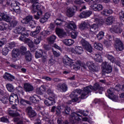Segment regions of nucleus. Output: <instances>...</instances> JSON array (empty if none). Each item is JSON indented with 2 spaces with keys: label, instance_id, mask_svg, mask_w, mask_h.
Instances as JSON below:
<instances>
[{
  "label": "nucleus",
  "instance_id": "6ab92c4d",
  "mask_svg": "<svg viewBox=\"0 0 124 124\" xmlns=\"http://www.w3.org/2000/svg\"><path fill=\"white\" fill-rule=\"evenodd\" d=\"M24 89L25 92H26V93H31V92H32L34 90L33 86L29 83H25Z\"/></svg>",
  "mask_w": 124,
  "mask_h": 124
},
{
  "label": "nucleus",
  "instance_id": "338daca9",
  "mask_svg": "<svg viewBox=\"0 0 124 124\" xmlns=\"http://www.w3.org/2000/svg\"><path fill=\"white\" fill-rule=\"evenodd\" d=\"M119 16L120 20L124 22V12L122 11L119 13Z\"/></svg>",
  "mask_w": 124,
  "mask_h": 124
},
{
  "label": "nucleus",
  "instance_id": "4d7b16f0",
  "mask_svg": "<svg viewBox=\"0 0 124 124\" xmlns=\"http://www.w3.org/2000/svg\"><path fill=\"white\" fill-rule=\"evenodd\" d=\"M81 44L82 45L83 47L84 48L88 45H89V43L87 41H86L85 39H82L80 41Z\"/></svg>",
  "mask_w": 124,
  "mask_h": 124
},
{
  "label": "nucleus",
  "instance_id": "473e14b6",
  "mask_svg": "<svg viewBox=\"0 0 124 124\" xmlns=\"http://www.w3.org/2000/svg\"><path fill=\"white\" fill-rule=\"evenodd\" d=\"M94 48L99 51H102L103 50V46L100 43L95 42L94 43Z\"/></svg>",
  "mask_w": 124,
  "mask_h": 124
},
{
  "label": "nucleus",
  "instance_id": "4be33fe9",
  "mask_svg": "<svg viewBox=\"0 0 124 124\" xmlns=\"http://www.w3.org/2000/svg\"><path fill=\"white\" fill-rule=\"evenodd\" d=\"M11 2L10 0H0V5L2 6L3 8L4 7H8L10 5Z\"/></svg>",
  "mask_w": 124,
  "mask_h": 124
},
{
  "label": "nucleus",
  "instance_id": "09e8293b",
  "mask_svg": "<svg viewBox=\"0 0 124 124\" xmlns=\"http://www.w3.org/2000/svg\"><path fill=\"white\" fill-rule=\"evenodd\" d=\"M94 60L95 62H102V60L101 59V56H100L99 54H95Z\"/></svg>",
  "mask_w": 124,
  "mask_h": 124
},
{
  "label": "nucleus",
  "instance_id": "8fccbe9b",
  "mask_svg": "<svg viewBox=\"0 0 124 124\" xmlns=\"http://www.w3.org/2000/svg\"><path fill=\"white\" fill-rule=\"evenodd\" d=\"M43 55V52L42 50H40L39 51H36L35 54V58L38 59L39 58H41Z\"/></svg>",
  "mask_w": 124,
  "mask_h": 124
},
{
  "label": "nucleus",
  "instance_id": "69168bd1",
  "mask_svg": "<svg viewBox=\"0 0 124 124\" xmlns=\"http://www.w3.org/2000/svg\"><path fill=\"white\" fill-rule=\"evenodd\" d=\"M77 35H78V33L75 31H73L71 33V37L74 39L77 37Z\"/></svg>",
  "mask_w": 124,
  "mask_h": 124
},
{
  "label": "nucleus",
  "instance_id": "9d476101",
  "mask_svg": "<svg viewBox=\"0 0 124 124\" xmlns=\"http://www.w3.org/2000/svg\"><path fill=\"white\" fill-rule=\"evenodd\" d=\"M10 5H11V7L13 9L14 11L15 12H16V13H19L20 12V3L16 1H13L11 4H10Z\"/></svg>",
  "mask_w": 124,
  "mask_h": 124
},
{
  "label": "nucleus",
  "instance_id": "79ce46f5",
  "mask_svg": "<svg viewBox=\"0 0 124 124\" xmlns=\"http://www.w3.org/2000/svg\"><path fill=\"white\" fill-rule=\"evenodd\" d=\"M106 57L107 59H108L111 62H112L113 63L116 62V58L114 57V56L112 55H110L109 54H107L106 55Z\"/></svg>",
  "mask_w": 124,
  "mask_h": 124
},
{
  "label": "nucleus",
  "instance_id": "052dcab7",
  "mask_svg": "<svg viewBox=\"0 0 124 124\" xmlns=\"http://www.w3.org/2000/svg\"><path fill=\"white\" fill-rule=\"evenodd\" d=\"M55 23L57 26H62V20H61V19H57Z\"/></svg>",
  "mask_w": 124,
  "mask_h": 124
},
{
  "label": "nucleus",
  "instance_id": "f8f14e48",
  "mask_svg": "<svg viewBox=\"0 0 124 124\" xmlns=\"http://www.w3.org/2000/svg\"><path fill=\"white\" fill-rule=\"evenodd\" d=\"M55 97H49L46 100H44V103L46 106H51L54 105L56 102H55Z\"/></svg>",
  "mask_w": 124,
  "mask_h": 124
},
{
  "label": "nucleus",
  "instance_id": "9b49d317",
  "mask_svg": "<svg viewBox=\"0 0 124 124\" xmlns=\"http://www.w3.org/2000/svg\"><path fill=\"white\" fill-rule=\"evenodd\" d=\"M26 112H27L28 116L30 118H34L36 116V112L33 110L31 107H28L26 108Z\"/></svg>",
  "mask_w": 124,
  "mask_h": 124
},
{
  "label": "nucleus",
  "instance_id": "37998d69",
  "mask_svg": "<svg viewBox=\"0 0 124 124\" xmlns=\"http://www.w3.org/2000/svg\"><path fill=\"white\" fill-rule=\"evenodd\" d=\"M25 56L27 62H31V54L30 51H27V52L26 54H25Z\"/></svg>",
  "mask_w": 124,
  "mask_h": 124
},
{
  "label": "nucleus",
  "instance_id": "7c9ffc66",
  "mask_svg": "<svg viewBox=\"0 0 124 124\" xmlns=\"http://www.w3.org/2000/svg\"><path fill=\"white\" fill-rule=\"evenodd\" d=\"M63 110V105L61 106H58L56 108V115L57 116H61Z\"/></svg>",
  "mask_w": 124,
  "mask_h": 124
},
{
  "label": "nucleus",
  "instance_id": "7ed1b4c3",
  "mask_svg": "<svg viewBox=\"0 0 124 124\" xmlns=\"http://www.w3.org/2000/svg\"><path fill=\"white\" fill-rule=\"evenodd\" d=\"M83 92H84V90L82 91L80 89H76L71 93L70 94V97L72 98L73 102L78 101V98H81V99H84V98H85V96L84 98H82Z\"/></svg>",
  "mask_w": 124,
  "mask_h": 124
},
{
  "label": "nucleus",
  "instance_id": "ddd939ff",
  "mask_svg": "<svg viewBox=\"0 0 124 124\" xmlns=\"http://www.w3.org/2000/svg\"><path fill=\"white\" fill-rule=\"evenodd\" d=\"M56 32L60 38H62L63 37H65V36H66V33L63 31V29L56 28Z\"/></svg>",
  "mask_w": 124,
  "mask_h": 124
},
{
  "label": "nucleus",
  "instance_id": "0e129e2a",
  "mask_svg": "<svg viewBox=\"0 0 124 124\" xmlns=\"http://www.w3.org/2000/svg\"><path fill=\"white\" fill-rule=\"evenodd\" d=\"M10 66L11 67H13L14 68H15L16 69H20L22 68V66L15 65L13 63L11 64Z\"/></svg>",
  "mask_w": 124,
  "mask_h": 124
},
{
  "label": "nucleus",
  "instance_id": "c03bdc74",
  "mask_svg": "<svg viewBox=\"0 0 124 124\" xmlns=\"http://www.w3.org/2000/svg\"><path fill=\"white\" fill-rule=\"evenodd\" d=\"M8 27V25L7 24L1 22L0 23V31H5Z\"/></svg>",
  "mask_w": 124,
  "mask_h": 124
},
{
  "label": "nucleus",
  "instance_id": "f3484780",
  "mask_svg": "<svg viewBox=\"0 0 124 124\" xmlns=\"http://www.w3.org/2000/svg\"><path fill=\"white\" fill-rule=\"evenodd\" d=\"M57 87L58 88V90L61 91V92H62L63 93L66 92V91H67V89H68L67 85H66L65 83H63L62 84V83H59L57 85Z\"/></svg>",
  "mask_w": 124,
  "mask_h": 124
},
{
  "label": "nucleus",
  "instance_id": "4c0bfd02",
  "mask_svg": "<svg viewBox=\"0 0 124 124\" xmlns=\"http://www.w3.org/2000/svg\"><path fill=\"white\" fill-rule=\"evenodd\" d=\"M87 66L89 67V69H93V68H96V65L93 62H88L86 63Z\"/></svg>",
  "mask_w": 124,
  "mask_h": 124
},
{
  "label": "nucleus",
  "instance_id": "c85d7f7f",
  "mask_svg": "<svg viewBox=\"0 0 124 124\" xmlns=\"http://www.w3.org/2000/svg\"><path fill=\"white\" fill-rule=\"evenodd\" d=\"M62 42L65 45L67 46H71L73 43H74V41L72 39H64L62 41Z\"/></svg>",
  "mask_w": 124,
  "mask_h": 124
},
{
  "label": "nucleus",
  "instance_id": "20e7f679",
  "mask_svg": "<svg viewBox=\"0 0 124 124\" xmlns=\"http://www.w3.org/2000/svg\"><path fill=\"white\" fill-rule=\"evenodd\" d=\"M94 22L96 24L94 23L90 27V31H92V32H93L94 31H96V30L98 29V27L104 23L103 19L97 18H95Z\"/></svg>",
  "mask_w": 124,
  "mask_h": 124
},
{
  "label": "nucleus",
  "instance_id": "603ef678",
  "mask_svg": "<svg viewBox=\"0 0 124 124\" xmlns=\"http://www.w3.org/2000/svg\"><path fill=\"white\" fill-rule=\"evenodd\" d=\"M57 124H69V123L67 121H65L64 122L62 120V118H58L57 119Z\"/></svg>",
  "mask_w": 124,
  "mask_h": 124
},
{
  "label": "nucleus",
  "instance_id": "e2e57ef3",
  "mask_svg": "<svg viewBox=\"0 0 124 124\" xmlns=\"http://www.w3.org/2000/svg\"><path fill=\"white\" fill-rule=\"evenodd\" d=\"M18 24V21L14 19L12 20V21L10 23L11 26H12L14 28H15L16 26H17V24Z\"/></svg>",
  "mask_w": 124,
  "mask_h": 124
},
{
  "label": "nucleus",
  "instance_id": "393cba45",
  "mask_svg": "<svg viewBox=\"0 0 124 124\" xmlns=\"http://www.w3.org/2000/svg\"><path fill=\"white\" fill-rule=\"evenodd\" d=\"M74 8H70L68 9L66 11V15L68 17H72L74 16L75 14V11H74Z\"/></svg>",
  "mask_w": 124,
  "mask_h": 124
},
{
  "label": "nucleus",
  "instance_id": "a878e982",
  "mask_svg": "<svg viewBox=\"0 0 124 124\" xmlns=\"http://www.w3.org/2000/svg\"><path fill=\"white\" fill-rule=\"evenodd\" d=\"M33 18V17L31 15L27 16L23 20L24 22L23 23L27 24H29L30 23H31L32 21H33L32 20Z\"/></svg>",
  "mask_w": 124,
  "mask_h": 124
},
{
  "label": "nucleus",
  "instance_id": "dca6fc26",
  "mask_svg": "<svg viewBox=\"0 0 124 124\" xmlns=\"http://www.w3.org/2000/svg\"><path fill=\"white\" fill-rule=\"evenodd\" d=\"M26 31V28L23 26H18L14 30V32L17 34H22L23 31Z\"/></svg>",
  "mask_w": 124,
  "mask_h": 124
},
{
  "label": "nucleus",
  "instance_id": "2f4dec72",
  "mask_svg": "<svg viewBox=\"0 0 124 124\" xmlns=\"http://www.w3.org/2000/svg\"><path fill=\"white\" fill-rule=\"evenodd\" d=\"M66 27L67 29H69V30H70V31L75 30V29L77 28L76 25H75V23L73 22H71L69 23H67Z\"/></svg>",
  "mask_w": 124,
  "mask_h": 124
},
{
  "label": "nucleus",
  "instance_id": "2eb2a0df",
  "mask_svg": "<svg viewBox=\"0 0 124 124\" xmlns=\"http://www.w3.org/2000/svg\"><path fill=\"white\" fill-rule=\"evenodd\" d=\"M110 31L111 32H115V33H121L123 30L118 25H113L111 28H110Z\"/></svg>",
  "mask_w": 124,
  "mask_h": 124
},
{
  "label": "nucleus",
  "instance_id": "cd10ccee",
  "mask_svg": "<svg viewBox=\"0 0 124 124\" xmlns=\"http://www.w3.org/2000/svg\"><path fill=\"white\" fill-rule=\"evenodd\" d=\"M57 37L55 35H52L47 38V41L48 44H53L56 40Z\"/></svg>",
  "mask_w": 124,
  "mask_h": 124
},
{
  "label": "nucleus",
  "instance_id": "5fc2aeb1",
  "mask_svg": "<svg viewBox=\"0 0 124 124\" xmlns=\"http://www.w3.org/2000/svg\"><path fill=\"white\" fill-rule=\"evenodd\" d=\"M41 40V37H39L38 38H34L33 43L35 45H38L40 43V41Z\"/></svg>",
  "mask_w": 124,
  "mask_h": 124
},
{
  "label": "nucleus",
  "instance_id": "5701e85b",
  "mask_svg": "<svg viewBox=\"0 0 124 124\" xmlns=\"http://www.w3.org/2000/svg\"><path fill=\"white\" fill-rule=\"evenodd\" d=\"M20 56V50L18 49H14L12 51L13 59H17Z\"/></svg>",
  "mask_w": 124,
  "mask_h": 124
},
{
  "label": "nucleus",
  "instance_id": "c756f323",
  "mask_svg": "<svg viewBox=\"0 0 124 124\" xmlns=\"http://www.w3.org/2000/svg\"><path fill=\"white\" fill-rule=\"evenodd\" d=\"M91 26H90V23L87 21H84V22L81 23L79 28L82 30L84 29H89Z\"/></svg>",
  "mask_w": 124,
  "mask_h": 124
},
{
  "label": "nucleus",
  "instance_id": "423d86ee",
  "mask_svg": "<svg viewBox=\"0 0 124 124\" xmlns=\"http://www.w3.org/2000/svg\"><path fill=\"white\" fill-rule=\"evenodd\" d=\"M115 48L117 51H123L124 50V44L118 38H115Z\"/></svg>",
  "mask_w": 124,
  "mask_h": 124
},
{
  "label": "nucleus",
  "instance_id": "864d4df0",
  "mask_svg": "<svg viewBox=\"0 0 124 124\" xmlns=\"http://www.w3.org/2000/svg\"><path fill=\"white\" fill-rule=\"evenodd\" d=\"M30 100L32 103H38L39 102V100H37L35 97L32 96L30 97Z\"/></svg>",
  "mask_w": 124,
  "mask_h": 124
},
{
  "label": "nucleus",
  "instance_id": "aec40b11",
  "mask_svg": "<svg viewBox=\"0 0 124 124\" xmlns=\"http://www.w3.org/2000/svg\"><path fill=\"white\" fill-rule=\"evenodd\" d=\"M3 78L7 81H10V82H12L13 80H15V77L8 73H5L3 76Z\"/></svg>",
  "mask_w": 124,
  "mask_h": 124
},
{
  "label": "nucleus",
  "instance_id": "f704fd0d",
  "mask_svg": "<svg viewBox=\"0 0 124 124\" xmlns=\"http://www.w3.org/2000/svg\"><path fill=\"white\" fill-rule=\"evenodd\" d=\"M115 21V17L110 16L107 18L106 22L107 25H112V23Z\"/></svg>",
  "mask_w": 124,
  "mask_h": 124
},
{
  "label": "nucleus",
  "instance_id": "e433bc0d",
  "mask_svg": "<svg viewBox=\"0 0 124 124\" xmlns=\"http://www.w3.org/2000/svg\"><path fill=\"white\" fill-rule=\"evenodd\" d=\"M70 107H64L63 106V111H62V114H66V115H69V112H70Z\"/></svg>",
  "mask_w": 124,
  "mask_h": 124
},
{
  "label": "nucleus",
  "instance_id": "6e6d98bb",
  "mask_svg": "<svg viewBox=\"0 0 124 124\" xmlns=\"http://www.w3.org/2000/svg\"><path fill=\"white\" fill-rule=\"evenodd\" d=\"M6 46L8 47V48L11 50L12 49H13L16 45H15V43L12 42L9 44H8Z\"/></svg>",
  "mask_w": 124,
  "mask_h": 124
},
{
  "label": "nucleus",
  "instance_id": "49530a36",
  "mask_svg": "<svg viewBox=\"0 0 124 124\" xmlns=\"http://www.w3.org/2000/svg\"><path fill=\"white\" fill-rule=\"evenodd\" d=\"M84 49H85V50L89 53H92L93 52V47L90 44L85 46Z\"/></svg>",
  "mask_w": 124,
  "mask_h": 124
},
{
  "label": "nucleus",
  "instance_id": "a18cd8bd",
  "mask_svg": "<svg viewBox=\"0 0 124 124\" xmlns=\"http://www.w3.org/2000/svg\"><path fill=\"white\" fill-rule=\"evenodd\" d=\"M9 51H10V49L6 46L2 49V53L4 56H6V55L8 54Z\"/></svg>",
  "mask_w": 124,
  "mask_h": 124
},
{
  "label": "nucleus",
  "instance_id": "6e6552de",
  "mask_svg": "<svg viewBox=\"0 0 124 124\" xmlns=\"http://www.w3.org/2000/svg\"><path fill=\"white\" fill-rule=\"evenodd\" d=\"M115 89L114 88H110L108 90V97L113 100V101H118V97L114 95V92Z\"/></svg>",
  "mask_w": 124,
  "mask_h": 124
},
{
  "label": "nucleus",
  "instance_id": "bf43d9fd",
  "mask_svg": "<svg viewBox=\"0 0 124 124\" xmlns=\"http://www.w3.org/2000/svg\"><path fill=\"white\" fill-rule=\"evenodd\" d=\"M6 43V39L3 38L0 39V47H2Z\"/></svg>",
  "mask_w": 124,
  "mask_h": 124
},
{
  "label": "nucleus",
  "instance_id": "72a5a7b5",
  "mask_svg": "<svg viewBox=\"0 0 124 124\" xmlns=\"http://www.w3.org/2000/svg\"><path fill=\"white\" fill-rule=\"evenodd\" d=\"M20 52L21 55L22 56H25V55L27 54V53H28V51H27V47L25 46H21L20 47Z\"/></svg>",
  "mask_w": 124,
  "mask_h": 124
},
{
  "label": "nucleus",
  "instance_id": "13d9d810",
  "mask_svg": "<svg viewBox=\"0 0 124 124\" xmlns=\"http://www.w3.org/2000/svg\"><path fill=\"white\" fill-rule=\"evenodd\" d=\"M20 103L22 105H26V104H29L30 105H31V102H30V101H28L25 99H21L20 100Z\"/></svg>",
  "mask_w": 124,
  "mask_h": 124
},
{
  "label": "nucleus",
  "instance_id": "a19ab883",
  "mask_svg": "<svg viewBox=\"0 0 124 124\" xmlns=\"http://www.w3.org/2000/svg\"><path fill=\"white\" fill-rule=\"evenodd\" d=\"M15 112V110H9V115L10 116H11L12 117H18V116H20V114H19V112H16V113L14 112Z\"/></svg>",
  "mask_w": 124,
  "mask_h": 124
},
{
  "label": "nucleus",
  "instance_id": "a211bd4d",
  "mask_svg": "<svg viewBox=\"0 0 124 124\" xmlns=\"http://www.w3.org/2000/svg\"><path fill=\"white\" fill-rule=\"evenodd\" d=\"M92 12L91 11H83L80 14L79 17L81 19L84 18H88V17H90V16L92 15Z\"/></svg>",
  "mask_w": 124,
  "mask_h": 124
},
{
  "label": "nucleus",
  "instance_id": "f257e3e1",
  "mask_svg": "<svg viewBox=\"0 0 124 124\" xmlns=\"http://www.w3.org/2000/svg\"><path fill=\"white\" fill-rule=\"evenodd\" d=\"M63 62L65 65H69V66H73L74 69L75 70H78L80 69V66H83V64L80 61H75L72 60L70 58L67 57L66 59L63 60Z\"/></svg>",
  "mask_w": 124,
  "mask_h": 124
},
{
  "label": "nucleus",
  "instance_id": "58836bf2",
  "mask_svg": "<svg viewBox=\"0 0 124 124\" xmlns=\"http://www.w3.org/2000/svg\"><path fill=\"white\" fill-rule=\"evenodd\" d=\"M6 87L9 92L12 93L14 91V87L13 85L10 83L7 84Z\"/></svg>",
  "mask_w": 124,
  "mask_h": 124
},
{
  "label": "nucleus",
  "instance_id": "f03ea898",
  "mask_svg": "<svg viewBox=\"0 0 124 124\" xmlns=\"http://www.w3.org/2000/svg\"><path fill=\"white\" fill-rule=\"evenodd\" d=\"M103 91L104 89L102 87H100L99 84H97V83H95L93 85V86H89L85 87L83 89V91L82 92V95H81L82 98H84L88 93H90L92 91Z\"/></svg>",
  "mask_w": 124,
  "mask_h": 124
},
{
  "label": "nucleus",
  "instance_id": "4468645a",
  "mask_svg": "<svg viewBox=\"0 0 124 124\" xmlns=\"http://www.w3.org/2000/svg\"><path fill=\"white\" fill-rule=\"evenodd\" d=\"M9 101H10V104H13V102H15L16 104L19 103V99L18 96L16 94H13L10 96Z\"/></svg>",
  "mask_w": 124,
  "mask_h": 124
},
{
  "label": "nucleus",
  "instance_id": "bb28decb",
  "mask_svg": "<svg viewBox=\"0 0 124 124\" xmlns=\"http://www.w3.org/2000/svg\"><path fill=\"white\" fill-rule=\"evenodd\" d=\"M102 15L103 16H109V15L112 14L113 13V10L111 9H104L103 11L101 12Z\"/></svg>",
  "mask_w": 124,
  "mask_h": 124
},
{
  "label": "nucleus",
  "instance_id": "0eeeda50",
  "mask_svg": "<svg viewBox=\"0 0 124 124\" xmlns=\"http://www.w3.org/2000/svg\"><path fill=\"white\" fill-rule=\"evenodd\" d=\"M79 117H81V115L76 113V112H72L70 115V120L72 124H75L76 122H79L81 119Z\"/></svg>",
  "mask_w": 124,
  "mask_h": 124
},
{
  "label": "nucleus",
  "instance_id": "39448f33",
  "mask_svg": "<svg viewBox=\"0 0 124 124\" xmlns=\"http://www.w3.org/2000/svg\"><path fill=\"white\" fill-rule=\"evenodd\" d=\"M31 12L32 13H35L37 12V15H38L39 16H41L43 13L42 10H41V8H40L39 5L35 3H33L32 5Z\"/></svg>",
  "mask_w": 124,
  "mask_h": 124
},
{
  "label": "nucleus",
  "instance_id": "3c124183",
  "mask_svg": "<svg viewBox=\"0 0 124 124\" xmlns=\"http://www.w3.org/2000/svg\"><path fill=\"white\" fill-rule=\"evenodd\" d=\"M26 36H29V33H22L21 35V36L19 37V40L20 41H23V40H24L26 39Z\"/></svg>",
  "mask_w": 124,
  "mask_h": 124
},
{
  "label": "nucleus",
  "instance_id": "774afa93",
  "mask_svg": "<svg viewBox=\"0 0 124 124\" xmlns=\"http://www.w3.org/2000/svg\"><path fill=\"white\" fill-rule=\"evenodd\" d=\"M52 52L55 57H60L61 56V53L57 52L56 50H54V49H52Z\"/></svg>",
  "mask_w": 124,
  "mask_h": 124
},
{
  "label": "nucleus",
  "instance_id": "b1692460",
  "mask_svg": "<svg viewBox=\"0 0 124 124\" xmlns=\"http://www.w3.org/2000/svg\"><path fill=\"white\" fill-rule=\"evenodd\" d=\"M92 6V9L94 11H100L103 9V6L101 4H94Z\"/></svg>",
  "mask_w": 124,
  "mask_h": 124
},
{
  "label": "nucleus",
  "instance_id": "1a4fd4ad",
  "mask_svg": "<svg viewBox=\"0 0 124 124\" xmlns=\"http://www.w3.org/2000/svg\"><path fill=\"white\" fill-rule=\"evenodd\" d=\"M103 67L104 69L103 70L104 73H111L112 72V66L109 65V63L106 62L103 63Z\"/></svg>",
  "mask_w": 124,
  "mask_h": 124
},
{
  "label": "nucleus",
  "instance_id": "412c9836",
  "mask_svg": "<svg viewBox=\"0 0 124 124\" xmlns=\"http://www.w3.org/2000/svg\"><path fill=\"white\" fill-rule=\"evenodd\" d=\"M24 43L27 44L30 48H31V51L32 52V49H33V42H32V40L30 38H26L24 41Z\"/></svg>",
  "mask_w": 124,
  "mask_h": 124
},
{
  "label": "nucleus",
  "instance_id": "680f3d73",
  "mask_svg": "<svg viewBox=\"0 0 124 124\" xmlns=\"http://www.w3.org/2000/svg\"><path fill=\"white\" fill-rule=\"evenodd\" d=\"M104 43L107 48L110 47L112 45V42H110L109 41H104Z\"/></svg>",
  "mask_w": 124,
  "mask_h": 124
},
{
  "label": "nucleus",
  "instance_id": "c9c22d12",
  "mask_svg": "<svg viewBox=\"0 0 124 124\" xmlns=\"http://www.w3.org/2000/svg\"><path fill=\"white\" fill-rule=\"evenodd\" d=\"M75 51L76 52V54H78L79 55L82 54L84 51V50H83V48L79 46H75Z\"/></svg>",
  "mask_w": 124,
  "mask_h": 124
},
{
  "label": "nucleus",
  "instance_id": "de8ad7c7",
  "mask_svg": "<svg viewBox=\"0 0 124 124\" xmlns=\"http://www.w3.org/2000/svg\"><path fill=\"white\" fill-rule=\"evenodd\" d=\"M103 37H104V32L103 31L99 32V33L97 35V38L98 40H101Z\"/></svg>",
  "mask_w": 124,
  "mask_h": 124
},
{
  "label": "nucleus",
  "instance_id": "ea45409f",
  "mask_svg": "<svg viewBox=\"0 0 124 124\" xmlns=\"http://www.w3.org/2000/svg\"><path fill=\"white\" fill-rule=\"evenodd\" d=\"M11 17L7 15H5L4 13H3V20L6 22H9L11 21Z\"/></svg>",
  "mask_w": 124,
  "mask_h": 124
}]
</instances>
